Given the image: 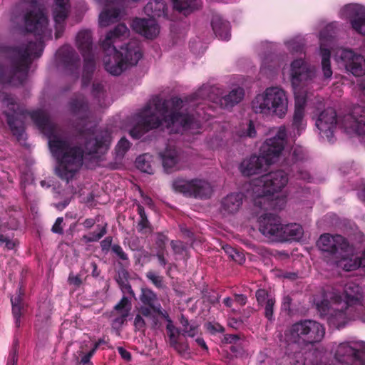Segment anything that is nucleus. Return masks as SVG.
<instances>
[{
  "label": "nucleus",
  "instance_id": "28",
  "mask_svg": "<svg viewBox=\"0 0 365 365\" xmlns=\"http://www.w3.org/2000/svg\"><path fill=\"white\" fill-rule=\"evenodd\" d=\"M24 292L21 287H19L16 295L11 297V312L16 328L21 327V318L27 310V304L24 302Z\"/></svg>",
  "mask_w": 365,
  "mask_h": 365
},
{
  "label": "nucleus",
  "instance_id": "36",
  "mask_svg": "<svg viewBox=\"0 0 365 365\" xmlns=\"http://www.w3.org/2000/svg\"><path fill=\"white\" fill-rule=\"evenodd\" d=\"M139 299L143 305L151 307L153 312H160V304L158 302L157 294L152 289L147 287L141 288Z\"/></svg>",
  "mask_w": 365,
  "mask_h": 365
},
{
  "label": "nucleus",
  "instance_id": "56",
  "mask_svg": "<svg viewBox=\"0 0 365 365\" xmlns=\"http://www.w3.org/2000/svg\"><path fill=\"white\" fill-rule=\"evenodd\" d=\"M115 311L119 313L123 312L124 310H130V304L129 299L126 297H123L120 302L114 307Z\"/></svg>",
  "mask_w": 365,
  "mask_h": 365
},
{
  "label": "nucleus",
  "instance_id": "26",
  "mask_svg": "<svg viewBox=\"0 0 365 365\" xmlns=\"http://www.w3.org/2000/svg\"><path fill=\"white\" fill-rule=\"evenodd\" d=\"M346 9L349 13L351 27L358 34L365 35V7L357 4L349 5Z\"/></svg>",
  "mask_w": 365,
  "mask_h": 365
},
{
  "label": "nucleus",
  "instance_id": "39",
  "mask_svg": "<svg viewBox=\"0 0 365 365\" xmlns=\"http://www.w3.org/2000/svg\"><path fill=\"white\" fill-rule=\"evenodd\" d=\"M137 212L140 216V220L138 222L137 229L139 232L146 233L148 230H151V224L148 220L145 209L140 203H136Z\"/></svg>",
  "mask_w": 365,
  "mask_h": 365
},
{
  "label": "nucleus",
  "instance_id": "47",
  "mask_svg": "<svg viewBox=\"0 0 365 365\" xmlns=\"http://www.w3.org/2000/svg\"><path fill=\"white\" fill-rule=\"evenodd\" d=\"M107 233V224L103 226L100 231L90 233L89 236H84L87 242H98Z\"/></svg>",
  "mask_w": 365,
  "mask_h": 365
},
{
  "label": "nucleus",
  "instance_id": "23",
  "mask_svg": "<svg viewBox=\"0 0 365 365\" xmlns=\"http://www.w3.org/2000/svg\"><path fill=\"white\" fill-rule=\"evenodd\" d=\"M269 165L260 155H252L242 160L240 165V170L244 176L249 177L262 173Z\"/></svg>",
  "mask_w": 365,
  "mask_h": 365
},
{
  "label": "nucleus",
  "instance_id": "35",
  "mask_svg": "<svg viewBox=\"0 0 365 365\" xmlns=\"http://www.w3.org/2000/svg\"><path fill=\"white\" fill-rule=\"evenodd\" d=\"M82 56L83 57L82 86L87 87L93 78V75L96 70V61L93 53Z\"/></svg>",
  "mask_w": 365,
  "mask_h": 365
},
{
  "label": "nucleus",
  "instance_id": "53",
  "mask_svg": "<svg viewBox=\"0 0 365 365\" xmlns=\"http://www.w3.org/2000/svg\"><path fill=\"white\" fill-rule=\"evenodd\" d=\"M104 86L101 83L94 82L92 86V94L100 102V99L104 97Z\"/></svg>",
  "mask_w": 365,
  "mask_h": 365
},
{
  "label": "nucleus",
  "instance_id": "18",
  "mask_svg": "<svg viewBox=\"0 0 365 365\" xmlns=\"http://www.w3.org/2000/svg\"><path fill=\"white\" fill-rule=\"evenodd\" d=\"M344 300L341 303L346 305V308L361 314L364 308L361 287L352 282L346 283L344 289Z\"/></svg>",
  "mask_w": 365,
  "mask_h": 365
},
{
  "label": "nucleus",
  "instance_id": "10",
  "mask_svg": "<svg viewBox=\"0 0 365 365\" xmlns=\"http://www.w3.org/2000/svg\"><path fill=\"white\" fill-rule=\"evenodd\" d=\"M334 359L341 365H365V341H344L334 350Z\"/></svg>",
  "mask_w": 365,
  "mask_h": 365
},
{
  "label": "nucleus",
  "instance_id": "25",
  "mask_svg": "<svg viewBox=\"0 0 365 365\" xmlns=\"http://www.w3.org/2000/svg\"><path fill=\"white\" fill-rule=\"evenodd\" d=\"M256 299L259 307L264 310V315L269 321L274 319V309L276 304L274 296L265 289H259L255 293Z\"/></svg>",
  "mask_w": 365,
  "mask_h": 365
},
{
  "label": "nucleus",
  "instance_id": "52",
  "mask_svg": "<svg viewBox=\"0 0 365 365\" xmlns=\"http://www.w3.org/2000/svg\"><path fill=\"white\" fill-rule=\"evenodd\" d=\"M111 251L114 253L120 260L129 262L128 255L124 252L122 247L118 244H114L111 247Z\"/></svg>",
  "mask_w": 365,
  "mask_h": 365
},
{
  "label": "nucleus",
  "instance_id": "58",
  "mask_svg": "<svg viewBox=\"0 0 365 365\" xmlns=\"http://www.w3.org/2000/svg\"><path fill=\"white\" fill-rule=\"evenodd\" d=\"M18 362V349L17 344H14L11 351L9 355L6 365H17Z\"/></svg>",
  "mask_w": 365,
  "mask_h": 365
},
{
  "label": "nucleus",
  "instance_id": "21",
  "mask_svg": "<svg viewBox=\"0 0 365 365\" xmlns=\"http://www.w3.org/2000/svg\"><path fill=\"white\" fill-rule=\"evenodd\" d=\"M346 70L356 77L365 74V58L352 50H345L341 54Z\"/></svg>",
  "mask_w": 365,
  "mask_h": 365
},
{
  "label": "nucleus",
  "instance_id": "38",
  "mask_svg": "<svg viewBox=\"0 0 365 365\" xmlns=\"http://www.w3.org/2000/svg\"><path fill=\"white\" fill-rule=\"evenodd\" d=\"M320 55L322 57V67L325 78H328L332 76V70L331 68V51L329 48L320 47Z\"/></svg>",
  "mask_w": 365,
  "mask_h": 365
},
{
  "label": "nucleus",
  "instance_id": "13",
  "mask_svg": "<svg viewBox=\"0 0 365 365\" xmlns=\"http://www.w3.org/2000/svg\"><path fill=\"white\" fill-rule=\"evenodd\" d=\"M285 128H280L277 135L267 139L259 148V155L269 165L274 163L281 155L286 143Z\"/></svg>",
  "mask_w": 365,
  "mask_h": 365
},
{
  "label": "nucleus",
  "instance_id": "57",
  "mask_svg": "<svg viewBox=\"0 0 365 365\" xmlns=\"http://www.w3.org/2000/svg\"><path fill=\"white\" fill-rule=\"evenodd\" d=\"M170 246L176 255H182L186 251V245L181 241L170 242Z\"/></svg>",
  "mask_w": 365,
  "mask_h": 365
},
{
  "label": "nucleus",
  "instance_id": "37",
  "mask_svg": "<svg viewBox=\"0 0 365 365\" xmlns=\"http://www.w3.org/2000/svg\"><path fill=\"white\" fill-rule=\"evenodd\" d=\"M175 10L187 16L200 7L198 0H172Z\"/></svg>",
  "mask_w": 365,
  "mask_h": 365
},
{
  "label": "nucleus",
  "instance_id": "2",
  "mask_svg": "<svg viewBox=\"0 0 365 365\" xmlns=\"http://www.w3.org/2000/svg\"><path fill=\"white\" fill-rule=\"evenodd\" d=\"M182 106V100L173 97L170 101L158 97L153 99L139 113L137 123L129 133L134 139H140L149 130L158 128L165 124L173 132V127L179 125L182 129L188 130L194 126L195 118L192 115L179 111Z\"/></svg>",
  "mask_w": 365,
  "mask_h": 365
},
{
  "label": "nucleus",
  "instance_id": "64",
  "mask_svg": "<svg viewBox=\"0 0 365 365\" xmlns=\"http://www.w3.org/2000/svg\"><path fill=\"white\" fill-rule=\"evenodd\" d=\"M113 242V237L111 236L106 237L104 240L101 242V250L104 253H108L111 247Z\"/></svg>",
  "mask_w": 365,
  "mask_h": 365
},
{
  "label": "nucleus",
  "instance_id": "6",
  "mask_svg": "<svg viewBox=\"0 0 365 365\" xmlns=\"http://www.w3.org/2000/svg\"><path fill=\"white\" fill-rule=\"evenodd\" d=\"M325 334V328L319 322L312 320H300L293 324L284 333L289 344H297L300 346L313 345L320 342Z\"/></svg>",
  "mask_w": 365,
  "mask_h": 365
},
{
  "label": "nucleus",
  "instance_id": "4",
  "mask_svg": "<svg viewBox=\"0 0 365 365\" xmlns=\"http://www.w3.org/2000/svg\"><path fill=\"white\" fill-rule=\"evenodd\" d=\"M9 51L11 53V69L0 63V85L22 86L28 78L31 56L38 58L42 54V42L29 41L24 46L11 47Z\"/></svg>",
  "mask_w": 365,
  "mask_h": 365
},
{
  "label": "nucleus",
  "instance_id": "41",
  "mask_svg": "<svg viewBox=\"0 0 365 365\" xmlns=\"http://www.w3.org/2000/svg\"><path fill=\"white\" fill-rule=\"evenodd\" d=\"M237 135L240 138H255L257 136V130L255 123L249 120L242 123L237 130Z\"/></svg>",
  "mask_w": 365,
  "mask_h": 365
},
{
  "label": "nucleus",
  "instance_id": "5",
  "mask_svg": "<svg viewBox=\"0 0 365 365\" xmlns=\"http://www.w3.org/2000/svg\"><path fill=\"white\" fill-rule=\"evenodd\" d=\"M252 108L255 113L266 115L272 113L282 118L287 112V96L285 91L278 86L267 88L252 100Z\"/></svg>",
  "mask_w": 365,
  "mask_h": 365
},
{
  "label": "nucleus",
  "instance_id": "12",
  "mask_svg": "<svg viewBox=\"0 0 365 365\" xmlns=\"http://www.w3.org/2000/svg\"><path fill=\"white\" fill-rule=\"evenodd\" d=\"M172 186L177 192L182 193L186 197L200 199L209 198L212 192L209 182L199 179L187 180L183 178H177L173 180Z\"/></svg>",
  "mask_w": 365,
  "mask_h": 365
},
{
  "label": "nucleus",
  "instance_id": "50",
  "mask_svg": "<svg viewBox=\"0 0 365 365\" xmlns=\"http://www.w3.org/2000/svg\"><path fill=\"white\" fill-rule=\"evenodd\" d=\"M168 237L163 232L156 233L155 245L158 251H165Z\"/></svg>",
  "mask_w": 365,
  "mask_h": 365
},
{
  "label": "nucleus",
  "instance_id": "20",
  "mask_svg": "<svg viewBox=\"0 0 365 365\" xmlns=\"http://www.w3.org/2000/svg\"><path fill=\"white\" fill-rule=\"evenodd\" d=\"M318 247L323 252L336 254L339 250L345 251L349 247L347 240L340 235L323 234L317 241Z\"/></svg>",
  "mask_w": 365,
  "mask_h": 365
},
{
  "label": "nucleus",
  "instance_id": "48",
  "mask_svg": "<svg viewBox=\"0 0 365 365\" xmlns=\"http://www.w3.org/2000/svg\"><path fill=\"white\" fill-rule=\"evenodd\" d=\"M350 118H353L354 121L351 125V128L358 135H365V117L364 119L356 120L352 116H349Z\"/></svg>",
  "mask_w": 365,
  "mask_h": 365
},
{
  "label": "nucleus",
  "instance_id": "14",
  "mask_svg": "<svg viewBox=\"0 0 365 365\" xmlns=\"http://www.w3.org/2000/svg\"><path fill=\"white\" fill-rule=\"evenodd\" d=\"M315 77V70L304 59L294 60L290 65V81L294 89L305 86Z\"/></svg>",
  "mask_w": 365,
  "mask_h": 365
},
{
  "label": "nucleus",
  "instance_id": "44",
  "mask_svg": "<svg viewBox=\"0 0 365 365\" xmlns=\"http://www.w3.org/2000/svg\"><path fill=\"white\" fill-rule=\"evenodd\" d=\"M130 145L131 143L125 137L121 138L115 148L117 156L123 158L130 149Z\"/></svg>",
  "mask_w": 365,
  "mask_h": 365
},
{
  "label": "nucleus",
  "instance_id": "40",
  "mask_svg": "<svg viewBox=\"0 0 365 365\" xmlns=\"http://www.w3.org/2000/svg\"><path fill=\"white\" fill-rule=\"evenodd\" d=\"M339 267H341L344 270L350 272L356 270L361 267V261L357 257H342L338 262Z\"/></svg>",
  "mask_w": 365,
  "mask_h": 365
},
{
  "label": "nucleus",
  "instance_id": "17",
  "mask_svg": "<svg viewBox=\"0 0 365 365\" xmlns=\"http://www.w3.org/2000/svg\"><path fill=\"white\" fill-rule=\"evenodd\" d=\"M336 117V110L333 108H327L319 114L316 120V126L319 134L329 142L333 141L334 129L337 123Z\"/></svg>",
  "mask_w": 365,
  "mask_h": 365
},
{
  "label": "nucleus",
  "instance_id": "29",
  "mask_svg": "<svg viewBox=\"0 0 365 365\" xmlns=\"http://www.w3.org/2000/svg\"><path fill=\"white\" fill-rule=\"evenodd\" d=\"M244 195L241 192L227 195L221 201L220 211L223 215H232L238 212L243 202Z\"/></svg>",
  "mask_w": 365,
  "mask_h": 365
},
{
  "label": "nucleus",
  "instance_id": "16",
  "mask_svg": "<svg viewBox=\"0 0 365 365\" xmlns=\"http://www.w3.org/2000/svg\"><path fill=\"white\" fill-rule=\"evenodd\" d=\"M339 299H341V297H339ZM335 301V307L331 308V312L327 317V323L331 328L337 329L343 328L349 320L360 316L359 312H354L353 309L348 310L346 305L338 300V297H336Z\"/></svg>",
  "mask_w": 365,
  "mask_h": 365
},
{
  "label": "nucleus",
  "instance_id": "8",
  "mask_svg": "<svg viewBox=\"0 0 365 365\" xmlns=\"http://www.w3.org/2000/svg\"><path fill=\"white\" fill-rule=\"evenodd\" d=\"M166 4L162 0H151L144 7L145 14L150 19L135 18L133 20V29L146 38L153 39L159 34V26L156 17L165 15Z\"/></svg>",
  "mask_w": 365,
  "mask_h": 365
},
{
  "label": "nucleus",
  "instance_id": "63",
  "mask_svg": "<svg viewBox=\"0 0 365 365\" xmlns=\"http://www.w3.org/2000/svg\"><path fill=\"white\" fill-rule=\"evenodd\" d=\"M307 104V100L304 96H295V105L294 110L299 109V110H304Z\"/></svg>",
  "mask_w": 365,
  "mask_h": 365
},
{
  "label": "nucleus",
  "instance_id": "62",
  "mask_svg": "<svg viewBox=\"0 0 365 365\" xmlns=\"http://www.w3.org/2000/svg\"><path fill=\"white\" fill-rule=\"evenodd\" d=\"M63 222V218L62 217H58L56 220L54 224L53 225V226L51 227V231L53 233L63 235V225H62Z\"/></svg>",
  "mask_w": 365,
  "mask_h": 365
},
{
  "label": "nucleus",
  "instance_id": "43",
  "mask_svg": "<svg viewBox=\"0 0 365 365\" xmlns=\"http://www.w3.org/2000/svg\"><path fill=\"white\" fill-rule=\"evenodd\" d=\"M304 111L294 110L292 120V126L297 130V134L299 135L301 132L304 129L306 123L304 122Z\"/></svg>",
  "mask_w": 365,
  "mask_h": 365
},
{
  "label": "nucleus",
  "instance_id": "59",
  "mask_svg": "<svg viewBox=\"0 0 365 365\" xmlns=\"http://www.w3.org/2000/svg\"><path fill=\"white\" fill-rule=\"evenodd\" d=\"M181 333L183 336L194 337L198 332V327L195 324H190V326L185 329H182Z\"/></svg>",
  "mask_w": 365,
  "mask_h": 365
},
{
  "label": "nucleus",
  "instance_id": "3",
  "mask_svg": "<svg viewBox=\"0 0 365 365\" xmlns=\"http://www.w3.org/2000/svg\"><path fill=\"white\" fill-rule=\"evenodd\" d=\"M129 33L125 24H118L107 33L101 43L104 53V68L113 76H119L128 66H135L143 56L141 43L137 39H131L119 50L115 46V44L128 36Z\"/></svg>",
  "mask_w": 365,
  "mask_h": 365
},
{
  "label": "nucleus",
  "instance_id": "45",
  "mask_svg": "<svg viewBox=\"0 0 365 365\" xmlns=\"http://www.w3.org/2000/svg\"><path fill=\"white\" fill-rule=\"evenodd\" d=\"M128 276V272L125 269H122L119 273L118 279L116 280L119 285L125 289L130 294L134 295L132 287L127 281Z\"/></svg>",
  "mask_w": 365,
  "mask_h": 365
},
{
  "label": "nucleus",
  "instance_id": "51",
  "mask_svg": "<svg viewBox=\"0 0 365 365\" xmlns=\"http://www.w3.org/2000/svg\"><path fill=\"white\" fill-rule=\"evenodd\" d=\"M205 327L206 330L212 335L225 331V328L217 322H207L205 324Z\"/></svg>",
  "mask_w": 365,
  "mask_h": 365
},
{
  "label": "nucleus",
  "instance_id": "9",
  "mask_svg": "<svg viewBox=\"0 0 365 365\" xmlns=\"http://www.w3.org/2000/svg\"><path fill=\"white\" fill-rule=\"evenodd\" d=\"M17 7L26 9L24 21L26 31L41 40L46 32L48 21L39 1L24 0Z\"/></svg>",
  "mask_w": 365,
  "mask_h": 365
},
{
  "label": "nucleus",
  "instance_id": "22",
  "mask_svg": "<svg viewBox=\"0 0 365 365\" xmlns=\"http://www.w3.org/2000/svg\"><path fill=\"white\" fill-rule=\"evenodd\" d=\"M54 2L53 15L55 21V37L59 38L65 30V21L68 16L70 4L69 0H54Z\"/></svg>",
  "mask_w": 365,
  "mask_h": 365
},
{
  "label": "nucleus",
  "instance_id": "19",
  "mask_svg": "<svg viewBox=\"0 0 365 365\" xmlns=\"http://www.w3.org/2000/svg\"><path fill=\"white\" fill-rule=\"evenodd\" d=\"M259 232L268 238L278 240L282 223L281 218L274 214L265 213L261 215L257 220Z\"/></svg>",
  "mask_w": 365,
  "mask_h": 365
},
{
  "label": "nucleus",
  "instance_id": "42",
  "mask_svg": "<svg viewBox=\"0 0 365 365\" xmlns=\"http://www.w3.org/2000/svg\"><path fill=\"white\" fill-rule=\"evenodd\" d=\"M150 158V156L148 154L139 155L135 160L136 168L143 173L153 174V168L149 161Z\"/></svg>",
  "mask_w": 365,
  "mask_h": 365
},
{
  "label": "nucleus",
  "instance_id": "32",
  "mask_svg": "<svg viewBox=\"0 0 365 365\" xmlns=\"http://www.w3.org/2000/svg\"><path fill=\"white\" fill-rule=\"evenodd\" d=\"M303 228L299 224L292 223L283 225L278 240H299L303 236Z\"/></svg>",
  "mask_w": 365,
  "mask_h": 365
},
{
  "label": "nucleus",
  "instance_id": "33",
  "mask_svg": "<svg viewBox=\"0 0 365 365\" xmlns=\"http://www.w3.org/2000/svg\"><path fill=\"white\" fill-rule=\"evenodd\" d=\"M244 96V89L241 87L235 88L220 99V106L224 109H231L238 104Z\"/></svg>",
  "mask_w": 365,
  "mask_h": 365
},
{
  "label": "nucleus",
  "instance_id": "49",
  "mask_svg": "<svg viewBox=\"0 0 365 365\" xmlns=\"http://www.w3.org/2000/svg\"><path fill=\"white\" fill-rule=\"evenodd\" d=\"M331 308L332 307L330 306V302L327 299H323L317 304V309L320 313L321 316H326L327 317L331 311Z\"/></svg>",
  "mask_w": 365,
  "mask_h": 365
},
{
  "label": "nucleus",
  "instance_id": "11",
  "mask_svg": "<svg viewBox=\"0 0 365 365\" xmlns=\"http://www.w3.org/2000/svg\"><path fill=\"white\" fill-rule=\"evenodd\" d=\"M0 102L10 111L5 112L4 114L12 134L16 136L18 141L23 140L24 126L23 122L17 117L19 114H22L23 111L17 103L16 98L10 93L0 91Z\"/></svg>",
  "mask_w": 365,
  "mask_h": 365
},
{
  "label": "nucleus",
  "instance_id": "34",
  "mask_svg": "<svg viewBox=\"0 0 365 365\" xmlns=\"http://www.w3.org/2000/svg\"><path fill=\"white\" fill-rule=\"evenodd\" d=\"M76 46L81 55L93 53V38L91 31L82 30L76 36Z\"/></svg>",
  "mask_w": 365,
  "mask_h": 365
},
{
  "label": "nucleus",
  "instance_id": "7",
  "mask_svg": "<svg viewBox=\"0 0 365 365\" xmlns=\"http://www.w3.org/2000/svg\"><path fill=\"white\" fill-rule=\"evenodd\" d=\"M262 187L257 192H260L254 199V205L260 209L267 210L274 205V194L282 190L288 182L287 174L282 170L269 172L259 178Z\"/></svg>",
  "mask_w": 365,
  "mask_h": 365
},
{
  "label": "nucleus",
  "instance_id": "54",
  "mask_svg": "<svg viewBox=\"0 0 365 365\" xmlns=\"http://www.w3.org/2000/svg\"><path fill=\"white\" fill-rule=\"evenodd\" d=\"M129 315V310H124L123 312L120 313L118 317H116L112 322V327L113 328H119L121 327L127 320V317Z\"/></svg>",
  "mask_w": 365,
  "mask_h": 365
},
{
  "label": "nucleus",
  "instance_id": "55",
  "mask_svg": "<svg viewBox=\"0 0 365 365\" xmlns=\"http://www.w3.org/2000/svg\"><path fill=\"white\" fill-rule=\"evenodd\" d=\"M307 159V153L301 147H295L292 153V160L294 162L303 161Z\"/></svg>",
  "mask_w": 365,
  "mask_h": 365
},
{
  "label": "nucleus",
  "instance_id": "46",
  "mask_svg": "<svg viewBox=\"0 0 365 365\" xmlns=\"http://www.w3.org/2000/svg\"><path fill=\"white\" fill-rule=\"evenodd\" d=\"M146 277L150 280L155 287L160 289L163 287V277L157 275L153 271H148L146 273Z\"/></svg>",
  "mask_w": 365,
  "mask_h": 365
},
{
  "label": "nucleus",
  "instance_id": "60",
  "mask_svg": "<svg viewBox=\"0 0 365 365\" xmlns=\"http://www.w3.org/2000/svg\"><path fill=\"white\" fill-rule=\"evenodd\" d=\"M210 90V87L208 86H203L202 88H200L199 90H197L195 93L192 95V99H205L208 98V91Z\"/></svg>",
  "mask_w": 365,
  "mask_h": 365
},
{
  "label": "nucleus",
  "instance_id": "1",
  "mask_svg": "<svg viewBox=\"0 0 365 365\" xmlns=\"http://www.w3.org/2000/svg\"><path fill=\"white\" fill-rule=\"evenodd\" d=\"M30 117L48 138L50 152L56 160V175L67 183L81 168L85 155L98 159L110 145L111 134L107 130H99L93 138H86L83 148L79 145H72L67 138L63 137L57 125L51 120L46 112L34 110Z\"/></svg>",
  "mask_w": 365,
  "mask_h": 365
},
{
  "label": "nucleus",
  "instance_id": "15",
  "mask_svg": "<svg viewBox=\"0 0 365 365\" xmlns=\"http://www.w3.org/2000/svg\"><path fill=\"white\" fill-rule=\"evenodd\" d=\"M56 61L66 72L78 76L81 58L73 47L68 45L61 46L56 52Z\"/></svg>",
  "mask_w": 365,
  "mask_h": 365
},
{
  "label": "nucleus",
  "instance_id": "30",
  "mask_svg": "<svg viewBox=\"0 0 365 365\" xmlns=\"http://www.w3.org/2000/svg\"><path fill=\"white\" fill-rule=\"evenodd\" d=\"M71 112L74 115H79L81 120L85 123L89 117L88 102L83 95L76 96L69 102Z\"/></svg>",
  "mask_w": 365,
  "mask_h": 365
},
{
  "label": "nucleus",
  "instance_id": "61",
  "mask_svg": "<svg viewBox=\"0 0 365 365\" xmlns=\"http://www.w3.org/2000/svg\"><path fill=\"white\" fill-rule=\"evenodd\" d=\"M288 48L292 53H302L304 51V45L301 42L292 41L288 43Z\"/></svg>",
  "mask_w": 365,
  "mask_h": 365
},
{
  "label": "nucleus",
  "instance_id": "31",
  "mask_svg": "<svg viewBox=\"0 0 365 365\" xmlns=\"http://www.w3.org/2000/svg\"><path fill=\"white\" fill-rule=\"evenodd\" d=\"M212 29L215 36L221 40L228 41L230 38V24L219 15H214L211 21Z\"/></svg>",
  "mask_w": 365,
  "mask_h": 365
},
{
  "label": "nucleus",
  "instance_id": "27",
  "mask_svg": "<svg viewBox=\"0 0 365 365\" xmlns=\"http://www.w3.org/2000/svg\"><path fill=\"white\" fill-rule=\"evenodd\" d=\"M166 334L168 338V344L180 355L185 354L189 350L187 341L180 340V330L175 327L172 320H169V324H166Z\"/></svg>",
  "mask_w": 365,
  "mask_h": 365
},
{
  "label": "nucleus",
  "instance_id": "24",
  "mask_svg": "<svg viewBox=\"0 0 365 365\" xmlns=\"http://www.w3.org/2000/svg\"><path fill=\"white\" fill-rule=\"evenodd\" d=\"M159 155L163 168L167 173H172L180 168L179 163L181 160V153L175 147L168 145Z\"/></svg>",
  "mask_w": 365,
  "mask_h": 365
}]
</instances>
